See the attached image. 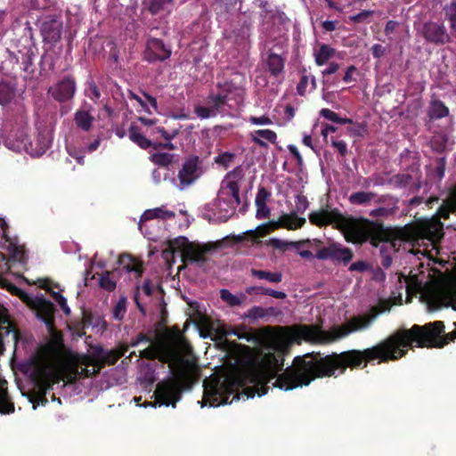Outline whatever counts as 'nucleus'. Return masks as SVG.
Returning <instances> with one entry per match:
<instances>
[{
	"label": "nucleus",
	"instance_id": "nucleus-21",
	"mask_svg": "<svg viewBox=\"0 0 456 456\" xmlns=\"http://www.w3.org/2000/svg\"><path fill=\"white\" fill-rule=\"evenodd\" d=\"M175 216V212L171 210H167L165 208L164 206L160 208H156L152 209H147L144 211V213L142 215L140 222H139V228L142 230V223H145L147 221L159 218L162 220H167L172 219Z\"/></svg>",
	"mask_w": 456,
	"mask_h": 456
},
{
	"label": "nucleus",
	"instance_id": "nucleus-12",
	"mask_svg": "<svg viewBox=\"0 0 456 456\" xmlns=\"http://www.w3.org/2000/svg\"><path fill=\"white\" fill-rule=\"evenodd\" d=\"M32 379L38 387L36 402L42 405H45L48 402L46 398V392L52 388L53 385L50 374L45 367L37 366L32 373Z\"/></svg>",
	"mask_w": 456,
	"mask_h": 456
},
{
	"label": "nucleus",
	"instance_id": "nucleus-16",
	"mask_svg": "<svg viewBox=\"0 0 456 456\" xmlns=\"http://www.w3.org/2000/svg\"><path fill=\"white\" fill-rule=\"evenodd\" d=\"M209 250L208 248H203L199 244L188 243L182 254L183 262L195 263L198 265H203L207 261L206 254Z\"/></svg>",
	"mask_w": 456,
	"mask_h": 456
},
{
	"label": "nucleus",
	"instance_id": "nucleus-5",
	"mask_svg": "<svg viewBox=\"0 0 456 456\" xmlns=\"http://www.w3.org/2000/svg\"><path fill=\"white\" fill-rule=\"evenodd\" d=\"M372 314L356 315L341 325H333L329 330H322L320 324H298L289 327L290 339L297 344L302 340L316 345H328L342 339L351 333L367 329L378 314L384 311L372 307Z\"/></svg>",
	"mask_w": 456,
	"mask_h": 456
},
{
	"label": "nucleus",
	"instance_id": "nucleus-32",
	"mask_svg": "<svg viewBox=\"0 0 456 456\" xmlns=\"http://www.w3.org/2000/svg\"><path fill=\"white\" fill-rule=\"evenodd\" d=\"M246 292L248 295L262 294V295L270 296V297L277 298V299H285L287 297L286 293L283 291L274 290L273 289L265 288L263 286L248 287V288H246Z\"/></svg>",
	"mask_w": 456,
	"mask_h": 456
},
{
	"label": "nucleus",
	"instance_id": "nucleus-28",
	"mask_svg": "<svg viewBox=\"0 0 456 456\" xmlns=\"http://www.w3.org/2000/svg\"><path fill=\"white\" fill-rule=\"evenodd\" d=\"M451 212H456V184L450 190L437 213L440 217L447 219Z\"/></svg>",
	"mask_w": 456,
	"mask_h": 456
},
{
	"label": "nucleus",
	"instance_id": "nucleus-62",
	"mask_svg": "<svg viewBox=\"0 0 456 456\" xmlns=\"http://www.w3.org/2000/svg\"><path fill=\"white\" fill-rule=\"evenodd\" d=\"M373 14V11H362L358 14L350 17V20L354 22L360 23L364 21L367 18Z\"/></svg>",
	"mask_w": 456,
	"mask_h": 456
},
{
	"label": "nucleus",
	"instance_id": "nucleus-64",
	"mask_svg": "<svg viewBox=\"0 0 456 456\" xmlns=\"http://www.w3.org/2000/svg\"><path fill=\"white\" fill-rule=\"evenodd\" d=\"M332 146L336 148L338 153L345 157L347 153V146L344 141H332Z\"/></svg>",
	"mask_w": 456,
	"mask_h": 456
},
{
	"label": "nucleus",
	"instance_id": "nucleus-23",
	"mask_svg": "<svg viewBox=\"0 0 456 456\" xmlns=\"http://www.w3.org/2000/svg\"><path fill=\"white\" fill-rule=\"evenodd\" d=\"M180 127L181 126L178 124L176 126H173L171 128H166L164 126L156 127L157 133H159L161 136L167 142L165 143H153V148L155 150L158 148L175 150V147L172 142H170V141L179 134Z\"/></svg>",
	"mask_w": 456,
	"mask_h": 456
},
{
	"label": "nucleus",
	"instance_id": "nucleus-47",
	"mask_svg": "<svg viewBox=\"0 0 456 456\" xmlns=\"http://www.w3.org/2000/svg\"><path fill=\"white\" fill-rule=\"evenodd\" d=\"M398 198L391 195V194H383L375 200L376 204H382L383 207H395V209L398 210Z\"/></svg>",
	"mask_w": 456,
	"mask_h": 456
},
{
	"label": "nucleus",
	"instance_id": "nucleus-27",
	"mask_svg": "<svg viewBox=\"0 0 456 456\" xmlns=\"http://www.w3.org/2000/svg\"><path fill=\"white\" fill-rule=\"evenodd\" d=\"M252 142L262 148H267V143L263 140H266L271 143H275L277 140L276 133L270 129H259L251 134Z\"/></svg>",
	"mask_w": 456,
	"mask_h": 456
},
{
	"label": "nucleus",
	"instance_id": "nucleus-13",
	"mask_svg": "<svg viewBox=\"0 0 456 456\" xmlns=\"http://www.w3.org/2000/svg\"><path fill=\"white\" fill-rule=\"evenodd\" d=\"M171 55V50L167 49L163 42L157 38H151L147 41L144 51V59L150 62L163 61Z\"/></svg>",
	"mask_w": 456,
	"mask_h": 456
},
{
	"label": "nucleus",
	"instance_id": "nucleus-2",
	"mask_svg": "<svg viewBox=\"0 0 456 456\" xmlns=\"http://www.w3.org/2000/svg\"><path fill=\"white\" fill-rule=\"evenodd\" d=\"M456 339V330L444 334V323L436 321L423 326L414 324L411 329L397 330L373 346L351 349L333 354L322 359L319 376H331L334 370L364 369L369 363H387L405 356L413 343L418 347L442 348Z\"/></svg>",
	"mask_w": 456,
	"mask_h": 456
},
{
	"label": "nucleus",
	"instance_id": "nucleus-30",
	"mask_svg": "<svg viewBox=\"0 0 456 456\" xmlns=\"http://www.w3.org/2000/svg\"><path fill=\"white\" fill-rule=\"evenodd\" d=\"M129 138L132 142L136 143L140 148L147 150L153 147L151 140L146 138L140 131V128L135 125H131L129 127Z\"/></svg>",
	"mask_w": 456,
	"mask_h": 456
},
{
	"label": "nucleus",
	"instance_id": "nucleus-18",
	"mask_svg": "<svg viewBox=\"0 0 456 456\" xmlns=\"http://www.w3.org/2000/svg\"><path fill=\"white\" fill-rule=\"evenodd\" d=\"M423 34L427 40L436 44H444L449 36L444 25L436 22H428L424 25Z\"/></svg>",
	"mask_w": 456,
	"mask_h": 456
},
{
	"label": "nucleus",
	"instance_id": "nucleus-49",
	"mask_svg": "<svg viewBox=\"0 0 456 456\" xmlns=\"http://www.w3.org/2000/svg\"><path fill=\"white\" fill-rule=\"evenodd\" d=\"M100 287L103 289L111 292L116 289V281L110 278V273L105 272L100 278Z\"/></svg>",
	"mask_w": 456,
	"mask_h": 456
},
{
	"label": "nucleus",
	"instance_id": "nucleus-60",
	"mask_svg": "<svg viewBox=\"0 0 456 456\" xmlns=\"http://www.w3.org/2000/svg\"><path fill=\"white\" fill-rule=\"evenodd\" d=\"M256 217L257 219H264V218L269 217V216L271 214V210L267 207L266 204H256Z\"/></svg>",
	"mask_w": 456,
	"mask_h": 456
},
{
	"label": "nucleus",
	"instance_id": "nucleus-51",
	"mask_svg": "<svg viewBox=\"0 0 456 456\" xmlns=\"http://www.w3.org/2000/svg\"><path fill=\"white\" fill-rule=\"evenodd\" d=\"M235 158L234 153H231L228 151L223 152L217 155L215 158V162L220 166H223L224 168H227L229 165L232 162Z\"/></svg>",
	"mask_w": 456,
	"mask_h": 456
},
{
	"label": "nucleus",
	"instance_id": "nucleus-45",
	"mask_svg": "<svg viewBox=\"0 0 456 456\" xmlns=\"http://www.w3.org/2000/svg\"><path fill=\"white\" fill-rule=\"evenodd\" d=\"M447 142V136L445 134H439L432 137L430 145L433 151L441 153L446 149Z\"/></svg>",
	"mask_w": 456,
	"mask_h": 456
},
{
	"label": "nucleus",
	"instance_id": "nucleus-29",
	"mask_svg": "<svg viewBox=\"0 0 456 456\" xmlns=\"http://www.w3.org/2000/svg\"><path fill=\"white\" fill-rule=\"evenodd\" d=\"M96 361V364H102V368L108 365H114L118 359L122 357V353L118 354L113 349L108 352H104L102 348H99L97 352L93 354Z\"/></svg>",
	"mask_w": 456,
	"mask_h": 456
},
{
	"label": "nucleus",
	"instance_id": "nucleus-44",
	"mask_svg": "<svg viewBox=\"0 0 456 456\" xmlns=\"http://www.w3.org/2000/svg\"><path fill=\"white\" fill-rule=\"evenodd\" d=\"M126 297H120L112 309V316L115 320L121 322L126 313Z\"/></svg>",
	"mask_w": 456,
	"mask_h": 456
},
{
	"label": "nucleus",
	"instance_id": "nucleus-50",
	"mask_svg": "<svg viewBox=\"0 0 456 456\" xmlns=\"http://www.w3.org/2000/svg\"><path fill=\"white\" fill-rule=\"evenodd\" d=\"M85 94L86 97L92 100L94 102H96L101 98V93L95 84L92 81L86 84V87L85 89Z\"/></svg>",
	"mask_w": 456,
	"mask_h": 456
},
{
	"label": "nucleus",
	"instance_id": "nucleus-6",
	"mask_svg": "<svg viewBox=\"0 0 456 456\" xmlns=\"http://www.w3.org/2000/svg\"><path fill=\"white\" fill-rule=\"evenodd\" d=\"M347 242L362 244L369 241L374 248L380 243H391L395 246L397 232L395 229L386 227L382 223L370 221L367 218L346 216L342 215L338 226Z\"/></svg>",
	"mask_w": 456,
	"mask_h": 456
},
{
	"label": "nucleus",
	"instance_id": "nucleus-3",
	"mask_svg": "<svg viewBox=\"0 0 456 456\" xmlns=\"http://www.w3.org/2000/svg\"><path fill=\"white\" fill-rule=\"evenodd\" d=\"M182 341L157 340L140 352V356L152 361L158 359L163 363H168L172 378L157 384L154 391V404L159 406H176L182 398L183 391L191 388L192 375L189 365L182 358Z\"/></svg>",
	"mask_w": 456,
	"mask_h": 456
},
{
	"label": "nucleus",
	"instance_id": "nucleus-53",
	"mask_svg": "<svg viewBox=\"0 0 456 456\" xmlns=\"http://www.w3.org/2000/svg\"><path fill=\"white\" fill-rule=\"evenodd\" d=\"M448 108L439 100L431 102L429 114H448Z\"/></svg>",
	"mask_w": 456,
	"mask_h": 456
},
{
	"label": "nucleus",
	"instance_id": "nucleus-39",
	"mask_svg": "<svg viewBox=\"0 0 456 456\" xmlns=\"http://www.w3.org/2000/svg\"><path fill=\"white\" fill-rule=\"evenodd\" d=\"M150 159L155 165H158V166L163 167H167L169 165H171L174 162L175 155L171 154V153H166V152H157V153L151 154L150 157Z\"/></svg>",
	"mask_w": 456,
	"mask_h": 456
},
{
	"label": "nucleus",
	"instance_id": "nucleus-7",
	"mask_svg": "<svg viewBox=\"0 0 456 456\" xmlns=\"http://www.w3.org/2000/svg\"><path fill=\"white\" fill-rule=\"evenodd\" d=\"M245 77L236 73L224 83H218V92L209 98L207 107H200L196 114H212L214 112H228L239 107L244 98Z\"/></svg>",
	"mask_w": 456,
	"mask_h": 456
},
{
	"label": "nucleus",
	"instance_id": "nucleus-8",
	"mask_svg": "<svg viewBox=\"0 0 456 456\" xmlns=\"http://www.w3.org/2000/svg\"><path fill=\"white\" fill-rule=\"evenodd\" d=\"M56 124L54 116H37L35 126L37 130V146L33 148V142L30 141L28 134L21 131L20 134L11 131L9 138L17 139V148L24 149L30 154L40 156L44 154L48 149L52 141V134Z\"/></svg>",
	"mask_w": 456,
	"mask_h": 456
},
{
	"label": "nucleus",
	"instance_id": "nucleus-33",
	"mask_svg": "<svg viewBox=\"0 0 456 456\" xmlns=\"http://www.w3.org/2000/svg\"><path fill=\"white\" fill-rule=\"evenodd\" d=\"M250 273L258 280H265L270 283H280L282 281V273L281 272H269L265 270H257L252 268Z\"/></svg>",
	"mask_w": 456,
	"mask_h": 456
},
{
	"label": "nucleus",
	"instance_id": "nucleus-20",
	"mask_svg": "<svg viewBox=\"0 0 456 456\" xmlns=\"http://www.w3.org/2000/svg\"><path fill=\"white\" fill-rule=\"evenodd\" d=\"M305 224L304 217H298L296 213L284 214L278 221H270L269 224H272V230H277L279 228H286L288 230H294L301 228Z\"/></svg>",
	"mask_w": 456,
	"mask_h": 456
},
{
	"label": "nucleus",
	"instance_id": "nucleus-52",
	"mask_svg": "<svg viewBox=\"0 0 456 456\" xmlns=\"http://www.w3.org/2000/svg\"><path fill=\"white\" fill-rule=\"evenodd\" d=\"M267 315V309L261 306L251 307L246 316L252 320L262 319Z\"/></svg>",
	"mask_w": 456,
	"mask_h": 456
},
{
	"label": "nucleus",
	"instance_id": "nucleus-15",
	"mask_svg": "<svg viewBox=\"0 0 456 456\" xmlns=\"http://www.w3.org/2000/svg\"><path fill=\"white\" fill-rule=\"evenodd\" d=\"M37 316L43 321L49 331L54 330V305L46 299H38L36 305Z\"/></svg>",
	"mask_w": 456,
	"mask_h": 456
},
{
	"label": "nucleus",
	"instance_id": "nucleus-14",
	"mask_svg": "<svg viewBox=\"0 0 456 456\" xmlns=\"http://www.w3.org/2000/svg\"><path fill=\"white\" fill-rule=\"evenodd\" d=\"M204 394L202 398V406H219L221 404L229 403V395L223 393V387L218 384L211 386H204Z\"/></svg>",
	"mask_w": 456,
	"mask_h": 456
},
{
	"label": "nucleus",
	"instance_id": "nucleus-4",
	"mask_svg": "<svg viewBox=\"0 0 456 456\" xmlns=\"http://www.w3.org/2000/svg\"><path fill=\"white\" fill-rule=\"evenodd\" d=\"M8 229L6 222L0 219V287L13 292L18 288L4 279L3 274L10 271L12 264L24 265L28 256L25 247L18 243V239L8 235ZM19 337L20 332L10 321L7 310L0 305V354H4L5 342H12L16 346Z\"/></svg>",
	"mask_w": 456,
	"mask_h": 456
},
{
	"label": "nucleus",
	"instance_id": "nucleus-10",
	"mask_svg": "<svg viewBox=\"0 0 456 456\" xmlns=\"http://www.w3.org/2000/svg\"><path fill=\"white\" fill-rule=\"evenodd\" d=\"M342 215L343 214L338 208L329 209L322 208L311 212L308 218L309 222L317 227L322 228L333 225L334 228L338 229Z\"/></svg>",
	"mask_w": 456,
	"mask_h": 456
},
{
	"label": "nucleus",
	"instance_id": "nucleus-54",
	"mask_svg": "<svg viewBox=\"0 0 456 456\" xmlns=\"http://www.w3.org/2000/svg\"><path fill=\"white\" fill-rule=\"evenodd\" d=\"M51 293H52V296H53V299L61 306V308L63 311V313L66 315H69L70 314V308L69 307V305L67 304L66 298L60 292L52 291Z\"/></svg>",
	"mask_w": 456,
	"mask_h": 456
},
{
	"label": "nucleus",
	"instance_id": "nucleus-59",
	"mask_svg": "<svg viewBox=\"0 0 456 456\" xmlns=\"http://www.w3.org/2000/svg\"><path fill=\"white\" fill-rule=\"evenodd\" d=\"M446 15L451 21V26L456 30V3H452L445 10Z\"/></svg>",
	"mask_w": 456,
	"mask_h": 456
},
{
	"label": "nucleus",
	"instance_id": "nucleus-1",
	"mask_svg": "<svg viewBox=\"0 0 456 456\" xmlns=\"http://www.w3.org/2000/svg\"><path fill=\"white\" fill-rule=\"evenodd\" d=\"M268 347L273 352L263 354L260 361H255L252 366L243 371L236 380L248 398H253L256 394L259 396L267 394L269 389L267 383L274 378H276L274 386L286 391L308 386L317 379L330 378V376H319L322 371V359L327 357L321 352H311L296 356L292 366L278 375V372L283 370L284 357L289 353L290 344L283 336L274 335L271 338ZM337 371L339 374L346 372V370L341 372L338 369L334 370L331 377H337Z\"/></svg>",
	"mask_w": 456,
	"mask_h": 456
},
{
	"label": "nucleus",
	"instance_id": "nucleus-31",
	"mask_svg": "<svg viewBox=\"0 0 456 456\" xmlns=\"http://www.w3.org/2000/svg\"><path fill=\"white\" fill-rule=\"evenodd\" d=\"M285 58L282 57L281 53H271L268 55L266 63L270 72L273 76L280 74L284 68Z\"/></svg>",
	"mask_w": 456,
	"mask_h": 456
},
{
	"label": "nucleus",
	"instance_id": "nucleus-24",
	"mask_svg": "<svg viewBox=\"0 0 456 456\" xmlns=\"http://www.w3.org/2000/svg\"><path fill=\"white\" fill-rule=\"evenodd\" d=\"M328 119L338 124H351L348 130L354 136H363L367 133V126L364 122L354 124L352 119L344 118L341 116H324Z\"/></svg>",
	"mask_w": 456,
	"mask_h": 456
},
{
	"label": "nucleus",
	"instance_id": "nucleus-43",
	"mask_svg": "<svg viewBox=\"0 0 456 456\" xmlns=\"http://www.w3.org/2000/svg\"><path fill=\"white\" fill-rule=\"evenodd\" d=\"M172 0H151L149 4V10L152 14H158L161 12H169Z\"/></svg>",
	"mask_w": 456,
	"mask_h": 456
},
{
	"label": "nucleus",
	"instance_id": "nucleus-56",
	"mask_svg": "<svg viewBox=\"0 0 456 456\" xmlns=\"http://www.w3.org/2000/svg\"><path fill=\"white\" fill-rule=\"evenodd\" d=\"M243 175L244 173L242 167L238 166L226 175L225 179L224 181H235L236 183H239V182L243 178Z\"/></svg>",
	"mask_w": 456,
	"mask_h": 456
},
{
	"label": "nucleus",
	"instance_id": "nucleus-35",
	"mask_svg": "<svg viewBox=\"0 0 456 456\" xmlns=\"http://www.w3.org/2000/svg\"><path fill=\"white\" fill-rule=\"evenodd\" d=\"M85 368H81L79 375L83 378L95 376L102 369V364L97 363L94 356L87 358L84 362Z\"/></svg>",
	"mask_w": 456,
	"mask_h": 456
},
{
	"label": "nucleus",
	"instance_id": "nucleus-19",
	"mask_svg": "<svg viewBox=\"0 0 456 456\" xmlns=\"http://www.w3.org/2000/svg\"><path fill=\"white\" fill-rule=\"evenodd\" d=\"M198 162L199 157L197 156H192L186 159L178 173L181 184L190 185L197 179Z\"/></svg>",
	"mask_w": 456,
	"mask_h": 456
},
{
	"label": "nucleus",
	"instance_id": "nucleus-58",
	"mask_svg": "<svg viewBox=\"0 0 456 456\" xmlns=\"http://www.w3.org/2000/svg\"><path fill=\"white\" fill-rule=\"evenodd\" d=\"M272 224H269V222L266 224H263L259 225L255 231H250L251 234H256L257 238L265 237L269 232H273Z\"/></svg>",
	"mask_w": 456,
	"mask_h": 456
},
{
	"label": "nucleus",
	"instance_id": "nucleus-63",
	"mask_svg": "<svg viewBox=\"0 0 456 456\" xmlns=\"http://www.w3.org/2000/svg\"><path fill=\"white\" fill-rule=\"evenodd\" d=\"M142 342H147V343H153V339L151 337L144 334V333H139L134 340L131 342V346H136Z\"/></svg>",
	"mask_w": 456,
	"mask_h": 456
},
{
	"label": "nucleus",
	"instance_id": "nucleus-46",
	"mask_svg": "<svg viewBox=\"0 0 456 456\" xmlns=\"http://www.w3.org/2000/svg\"><path fill=\"white\" fill-rule=\"evenodd\" d=\"M94 116H75L74 122L77 128L88 132L93 126Z\"/></svg>",
	"mask_w": 456,
	"mask_h": 456
},
{
	"label": "nucleus",
	"instance_id": "nucleus-37",
	"mask_svg": "<svg viewBox=\"0 0 456 456\" xmlns=\"http://www.w3.org/2000/svg\"><path fill=\"white\" fill-rule=\"evenodd\" d=\"M376 193L372 191H357L352 193L348 200L352 205H366L376 198Z\"/></svg>",
	"mask_w": 456,
	"mask_h": 456
},
{
	"label": "nucleus",
	"instance_id": "nucleus-38",
	"mask_svg": "<svg viewBox=\"0 0 456 456\" xmlns=\"http://www.w3.org/2000/svg\"><path fill=\"white\" fill-rule=\"evenodd\" d=\"M315 88V78L311 75L302 76L297 86V91L299 95H305L306 93L313 91Z\"/></svg>",
	"mask_w": 456,
	"mask_h": 456
},
{
	"label": "nucleus",
	"instance_id": "nucleus-34",
	"mask_svg": "<svg viewBox=\"0 0 456 456\" xmlns=\"http://www.w3.org/2000/svg\"><path fill=\"white\" fill-rule=\"evenodd\" d=\"M336 51L328 45H322L320 48L314 52L315 62L318 66L326 64L330 59L335 56Z\"/></svg>",
	"mask_w": 456,
	"mask_h": 456
},
{
	"label": "nucleus",
	"instance_id": "nucleus-9",
	"mask_svg": "<svg viewBox=\"0 0 456 456\" xmlns=\"http://www.w3.org/2000/svg\"><path fill=\"white\" fill-rule=\"evenodd\" d=\"M315 257L319 260H332L347 265L354 257V252L349 248L343 247L338 243H332L320 248L316 252Z\"/></svg>",
	"mask_w": 456,
	"mask_h": 456
},
{
	"label": "nucleus",
	"instance_id": "nucleus-57",
	"mask_svg": "<svg viewBox=\"0 0 456 456\" xmlns=\"http://www.w3.org/2000/svg\"><path fill=\"white\" fill-rule=\"evenodd\" d=\"M270 196L271 193L265 187H259L256 196L255 204H266Z\"/></svg>",
	"mask_w": 456,
	"mask_h": 456
},
{
	"label": "nucleus",
	"instance_id": "nucleus-55",
	"mask_svg": "<svg viewBox=\"0 0 456 456\" xmlns=\"http://www.w3.org/2000/svg\"><path fill=\"white\" fill-rule=\"evenodd\" d=\"M301 242H286V241H283L281 240H279V239H275V238H273V239H270L269 242H268V245L272 246L273 248H279V249H286L288 248V246H293L295 248H298L300 246Z\"/></svg>",
	"mask_w": 456,
	"mask_h": 456
},
{
	"label": "nucleus",
	"instance_id": "nucleus-26",
	"mask_svg": "<svg viewBox=\"0 0 456 456\" xmlns=\"http://www.w3.org/2000/svg\"><path fill=\"white\" fill-rule=\"evenodd\" d=\"M129 97L131 101H134L135 103L142 107V109L139 110V111H145L151 113V108H152L154 110H157L156 99L150 96L149 94L142 93L141 95H138L133 92H129Z\"/></svg>",
	"mask_w": 456,
	"mask_h": 456
},
{
	"label": "nucleus",
	"instance_id": "nucleus-61",
	"mask_svg": "<svg viewBox=\"0 0 456 456\" xmlns=\"http://www.w3.org/2000/svg\"><path fill=\"white\" fill-rule=\"evenodd\" d=\"M369 268H370L369 264L365 261L361 260V261L354 262L353 264H351L349 266V271L350 272L364 273L367 270H369Z\"/></svg>",
	"mask_w": 456,
	"mask_h": 456
},
{
	"label": "nucleus",
	"instance_id": "nucleus-11",
	"mask_svg": "<svg viewBox=\"0 0 456 456\" xmlns=\"http://www.w3.org/2000/svg\"><path fill=\"white\" fill-rule=\"evenodd\" d=\"M62 31V20L54 15L45 16L40 26L44 41L56 43L60 40Z\"/></svg>",
	"mask_w": 456,
	"mask_h": 456
},
{
	"label": "nucleus",
	"instance_id": "nucleus-17",
	"mask_svg": "<svg viewBox=\"0 0 456 456\" xmlns=\"http://www.w3.org/2000/svg\"><path fill=\"white\" fill-rule=\"evenodd\" d=\"M75 91V82L70 78L63 79L49 89L51 95L59 102L70 99L74 95Z\"/></svg>",
	"mask_w": 456,
	"mask_h": 456
},
{
	"label": "nucleus",
	"instance_id": "nucleus-48",
	"mask_svg": "<svg viewBox=\"0 0 456 456\" xmlns=\"http://www.w3.org/2000/svg\"><path fill=\"white\" fill-rule=\"evenodd\" d=\"M398 210L395 209V207H379L372 209L370 212V216L372 217H384L394 216Z\"/></svg>",
	"mask_w": 456,
	"mask_h": 456
},
{
	"label": "nucleus",
	"instance_id": "nucleus-40",
	"mask_svg": "<svg viewBox=\"0 0 456 456\" xmlns=\"http://www.w3.org/2000/svg\"><path fill=\"white\" fill-rule=\"evenodd\" d=\"M220 297L223 301L226 302L230 306H240L243 304L246 299V296L242 295L241 297H238L233 295L226 289H223L220 290Z\"/></svg>",
	"mask_w": 456,
	"mask_h": 456
},
{
	"label": "nucleus",
	"instance_id": "nucleus-22",
	"mask_svg": "<svg viewBox=\"0 0 456 456\" xmlns=\"http://www.w3.org/2000/svg\"><path fill=\"white\" fill-rule=\"evenodd\" d=\"M119 265L127 273H134L135 276L141 277L143 273V267L141 261L128 254H123L118 258Z\"/></svg>",
	"mask_w": 456,
	"mask_h": 456
},
{
	"label": "nucleus",
	"instance_id": "nucleus-41",
	"mask_svg": "<svg viewBox=\"0 0 456 456\" xmlns=\"http://www.w3.org/2000/svg\"><path fill=\"white\" fill-rule=\"evenodd\" d=\"M412 181V175L408 173L397 174L393 175L388 183L395 188H403L409 185Z\"/></svg>",
	"mask_w": 456,
	"mask_h": 456
},
{
	"label": "nucleus",
	"instance_id": "nucleus-42",
	"mask_svg": "<svg viewBox=\"0 0 456 456\" xmlns=\"http://www.w3.org/2000/svg\"><path fill=\"white\" fill-rule=\"evenodd\" d=\"M225 190L229 191V193L234 200L236 205L240 204V184L236 183L234 181H223L222 183V191Z\"/></svg>",
	"mask_w": 456,
	"mask_h": 456
},
{
	"label": "nucleus",
	"instance_id": "nucleus-25",
	"mask_svg": "<svg viewBox=\"0 0 456 456\" xmlns=\"http://www.w3.org/2000/svg\"><path fill=\"white\" fill-rule=\"evenodd\" d=\"M14 411L15 406L8 393L7 382L4 380L0 383V414H12Z\"/></svg>",
	"mask_w": 456,
	"mask_h": 456
},
{
	"label": "nucleus",
	"instance_id": "nucleus-36",
	"mask_svg": "<svg viewBox=\"0 0 456 456\" xmlns=\"http://www.w3.org/2000/svg\"><path fill=\"white\" fill-rule=\"evenodd\" d=\"M15 96V89L12 83L3 81L0 83V104L10 103Z\"/></svg>",
	"mask_w": 456,
	"mask_h": 456
}]
</instances>
